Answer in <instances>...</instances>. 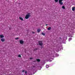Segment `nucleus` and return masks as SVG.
I'll use <instances>...</instances> for the list:
<instances>
[{
  "mask_svg": "<svg viewBox=\"0 0 75 75\" xmlns=\"http://www.w3.org/2000/svg\"><path fill=\"white\" fill-rule=\"evenodd\" d=\"M19 19L21 20L22 21H23V18L20 17H19Z\"/></svg>",
  "mask_w": 75,
  "mask_h": 75,
  "instance_id": "obj_7",
  "label": "nucleus"
},
{
  "mask_svg": "<svg viewBox=\"0 0 75 75\" xmlns=\"http://www.w3.org/2000/svg\"><path fill=\"white\" fill-rule=\"evenodd\" d=\"M71 40H72V38H70L69 40V41H70Z\"/></svg>",
  "mask_w": 75,
  "mask_h": 75,
  "instance_id": "obj_13",
  "label": "nucleus"
},
{
  "mask_svg": "<svg viewBox=\"0 0 75 75\" xmlns=\"http://www.w3.org/2000/svg\"><path fill=\"white\" fill-rule=\"evenodd\" d=\"M36 61H37L38 62H40V59H36Z\"/></svg>",
  "mask_w": 75,
  "mask_h": 75,
  "instance_id": "obj_10",
  "label": "nucleus"
},
{
  "mask_svg": "<svg viewBox=\"0 0 75 75\" xmlns=\"http://www.w3.org/2000/svg\"><path fill=\"white\" fill-rule=\"evenodd\" d=\"M27 71H25V74H27Z\"/></svg>",
  "mask_w": 75,
  "mask_h": 75,
  "instance_id": "obj_20",
  "label": "nucleus"
},
{
  "mask_svg": "<svg viewBox=\"0 0 75 75\" xmlns=\"http://www.w3.org/2000/svg\"><path fill=\"white\" fill-rule=\"evenodd\" d=\"M63 0H59V1H63Z\"/></svg>",
  "mask_w": 75,
  "mask_h": 75,
  "instance_id": "obj_21",
  "label": "nucleus"
},
{
  "mask_svg": "<svg viewBox=\"0 0 75 75\" xmlns=\"http://www.w3.org/2000/svg\"><path fill=\"white\" fill-rule=\"evenodd\" d=\"M42 34L43 35H45V33H42Z\"/></svg>",
  "mask_w": 75,
  "mask_h": 75,
  "instance_id": "obj_16",
  "label": "nucleus"
},
{
  "mask_svg": "<svg viewBox=\"0 0 75 75\" xmlns=\"http://www.w3.org/2000/svg\"><path fill=\"white\" fill-rule=\"evenodd\" d=\"M45 25H46V26H47V25H48L47 24H46Z\"/></svg>",
  "mask_w": 75,
  "mask_h": 75,
  "instance_id": "obj_25",
  "label": "nucleus"
},
{
  "mask_svg": "<svg viewBox=\"0 0 75 75\" xmlns=\"http://www.w3.org/2000/svg\"><path fill=\"white\" fill-rule=\"evenodd\" d=\"M24 72V70H22V72Z\"/></svg>",
  "mask_w": 75,
  "mask_h": 75,
  "instance_id": "obj_23",
  "label": "nucleus"
},
{
  "mask_svg": "<svg viewBox=\"0 0 75 75\" xmlns=\"http://www.w3.org/2000/svg\"><path fill=\"white\" fill-rule=\"evenodd\" d=\"M41 48H42V47H41Z\"/></svg>",
  "mask_w": 75,
  "mask_h": 75,
  "instance_id": "obj_26",
  "label": "nucleus"
},
{
  "mask_svg": "<svg viewBox=\"0 0 75 75\" xmlns=\"http://www.w3.org/2000/svg\"><path fill=\"white\" fill-rule=\"evenodd\" d=\"M30 59H33V58H32V57H30Z\"/></svg>",
  "mask_w": 75,
  "mask_h": 75,
  "instance_id": "obj_22",
  "label": "nucleus"
},
{
  "mask_svg": "<svg viewBox=\"0 0 75 75\" xmlns=\"http://www.w3.org/2000/svg\"><path fill=\"white\" fill-rule=\"evenodd\" d=\"M38 43L39 44V45H40V46H41V47H42V45L43 44L42 43V41H39L38 42Z\"/></svg>",
  "mask_w": 75,
  "mask_h": 75,
  "instance_id": "obj_2",
  "label": "nucleus"
},
{
  "mask_svg": "<svg viewBox=\"0 0 75 75\" xmlns=\"http://www.w3.org/2000/svg\"><path fill=\"white\" fill-rule=\"evenodd\" d=\"M46 67V68H48V67H49V66H48V65H47Z\"/></svg>",
  "mask_w": 75,
  "mask_h": 75,
  "instance_id": "obj_18",
  "label": "nucleus"
},
{
  "mask_svg": "<svg viewBox=\"0 0 75 75\" xmlns=\"http://www.w3.org/2000/svg\"><path fill=\"white\" fill-rule=\"evenodd\" d=\"M19 42L21 44H23L24 43V41L22 40H20L19 41Z\"/></svg>",
  "mask_w": 75,
  "mask_h": 75,
  "instance_id": "obj_4",
  "label": "nucleus"
},
{
  "mask_svg": "<svg viewBox=\"0 0 75 75\" xmlns=\"http://www.w3.org/2000/svg\"><path fill=\"white\" fill-rule=\"evenodd\" d=\"M59 2L60 5H62L63 4V2H62V1H59Z\"/></svg>",
  "mask_w": 75,
  "mask_h": 75,
  "instance_id": "obj_3",
  "label": "nucleus"
},
{
  "mask_svg": "<svg viewBox=\"0 0 75 75\" xmlns=\"http://www.w3.org/2000/svg\"><path fill=\"white\" fill-rule=\"evenodd\" d=\"M55 2H56V3H58V0H54Z\"/></svg>",
  "mask_w": 75,
  "mask_h": 75,
  "instance_id": "obj_15",
  "label": "nucleus"
},
{
  "mask_svg": "<svg viewBox=\"0 0 75 75\" xmlns=\"http://www.w3.org/2000/svg\"><path fill=\"white\" fill-rule=\"evenodd\" d=\"M30 15L31 13H28V14L26 15L25 18V19H28V18H29V17L31 16Z\"/></svg>",
  "mask_w": 75,
  "mask_h": 75,
  "instance_id": "obj_1",
  "label": "nucleus"
},
{
  "mask_svg": "<svg viewBox=\"0 0 75 75\" xmlns=\"http://www.w3.org/2000/svg\"><path fill=\"white\" fill-rule=\"evenodd\" d=\"M75 7H73L72 8V11H75Z\"/></svg>",
  "mask_w": 75,
  "mask_h": 75,
  "instance_id": "obj_9",
  "label": "nucleus"
},
{
  "mask_svg": "<svg viewBox=\"0 0 75 75\" xmlns=\"http://www.w3.org/2000/svg\"><path fill=\"white\" fill-rule=\"evenodd\" d=\"M32 33H33V34H34V33H35V32H33V31L32 32Z\"/></svg>",
  "mask_w": 75,
  "mask_h": 75,
  "instance_id": "obj_24",
  "label": "nucleus"
},
{
  "mask_svg": "<svg viewBox=\"0 0 75 75\" xmlns=\"http://www.w3.org/2000/svg\"><path fill=\"white\" fill-rule=\"evenodd\" d=\"M1 40L2 42H4V41H5V39L4 38H2L1 39Z\"/></svg>",
  "mask_w": 75,
  "mask_h": 75,
  "instance_id": "obj_5",
  "label": "nucleus"
},
{
  "mask_svg": "<svg viewBox=\"0 0 75 75\" xmlns=\"http://www.w3.org/2000/svg\"><path fill=\"white\" fill-rule=\"evenodd\" d=\"M18 39H19V38H15V40H18Z\"/></svg>",
  "mask_w": 75,
  "mask_h": 75,
  "instance_id": "obj_19",
  "label": "nucleus"
},
{
  "mask_svg": "<svg viewBox=\"0 0 75 75\" xmlns=\"http://www.w3.org/2000/svg\"><path fill=\"white\" fill-rule=\"evenodd\" d=\"M4 35H0V38H4Z\"/></svg>",
  "mask_w": 75,
  "mask_h": 75,
  "instance_id": "obj_6",
  "label": "nucleus"
},
{
  "mask_svg": "<svg viewBox=\"0 0 75 75\" xmlns=\"http://www.w3.org/2000/svg\"><path fill=\"white\" fill-rule=\"evenodd\" d=\"M18 57H19V58H21V56L19 54L18 56Z\"/></svg>",
  "mask_w": 75,
  "mask_h": 75,
  "instance_id": "obj_14",
  "label": "nucleus"
},
{
  "mask_svg": "<svg viewBox=\"0 0 75 75\" xmlns=\"http://www.w3.org/2000/svg\"><path fill=\"white\" fill-rule=\"evenodd\" d=\"M51 29V27H49V28H47V30H50Z\"/></svg>",
  "mask_w": 75,
  "mask_h": 75,
  "instance_id": "obj_12",
  "label": "nucleus"
},
{
  "mask_svg": "<svg viewBox=\"0 0 75 75\" xmlns=\"http://www.w3.org/2000/svg\"><path fill=\"white\" fill-rule=\"evenodd\" d=\"M62 8L63 9H65V6H62Z\"/></svg>",
  "mask_w": 75,
  "mask_h": 75,
  "instance_id": "obj_11",
  "label": "nucleus"
},
{
  "mask_svg": "<svg viewBox=\"0 0 75 75\" xmlns=\"http://www.w3.org/2000/svg\"><path fill=\"white\" fill-rule=\"evenodd\" d=\"M36 50H37V48H36L33 51H36Z\"/></svg>",
  "mask_w": 75,
  "mask_h": 75,
  "instance_id": "obj_17",
  "label": "nucleus"
},
{
  "mask_svg": "<svg viewBox=\"0 0 75 75\" xmlns=\"http://www.w3.org/2000/svg\"><path fill=\"white\" fill-rule=\"evenodd\" d=\"M38 33H40V31H41V30L40 29H38L37 30Z\"/></svg>",
  "mask_w": 75,
  "mask_h": 75,
  "instance_id": "obj_8",
  "label": "nucleus"
}]
</instances>
